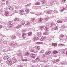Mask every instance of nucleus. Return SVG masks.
I'll use <instances>...</instances> for the list:
<instances>
[{
    "instance_id": "f257e3e1",
    "label": "nucleus",
    "mask_w": 67,
    "mask_h": 67,
    "mask_svg": "<svg viewBox=\"0 0 67 67\" xmlns=\"http://www.w3.org/2000/svg\"><path fill=\"white\" fill-rule=\"evenodd\" d=\"M28 35L29 36H31L32 35V32H28L27 34H22V38L23 39H25L26 38V37H25V36L26 35Z\"/></svg>"
},
{
    "instance_id": "f03ea898",
    "label": "nucleus",
    "mask_w": 67,
    "mask_h": 67,
    "mask_svg": "<svg viewBox=\"0 0 67 67\" xmlns=\"http://www.w3.org/2000/svg\"><path fill=\"white\" fill-rule=\"evenodd\" d=\"M18 52H19L17 51H16L14 52L13 53L14 54H17V56H19V57H22L23 55L22 54H21V53H20L18 55V54H17Z\"/></svg>"
},
{
    "instance_id": "7ed1b4c3",
    "label": "nucleus",
    "mask_w": 67,
    "mask_h": 67,
    "mask_svg": "<svg viewBox=\"0 0 67 67\" xmlns=\"http://www.w3.org/2000/svg\"><path fill=\"white\" fill-rule=\"evenodd\" d=\"M24 12V10H21L19 11V14L21 15H23L24 14V13H23Z\"/></svg>"
},
{
    "instance_id": "20e7f679",
    "label": "nucleus",
    "mask_w": 67,
    "mask_h": 67,
    "mask_svg": "<svg viewBox=\"0 0 67 67\" xmlns=\"http://www.w3.org/2000/svg\"><path fill=\"white\" fill-rule=\"evenodd\" d=\"M10 46H15V47H17L18 46H17V44L14 43H11L10 44Z\"/></svg>"
},
{
    "instance_id": "39448f33",
    "label": "nucleus",
    "mask_w": 67,
    "mask_h": 67,
    "mask_svg": "<svg viewBox=\"0 0 67 67\" xmlns=\"http://www.w3.org/2000/svg\"><path fill=\"white\" fill-rule=\"evenodd\" d=\"M4 15L5 16H8L9 15V12L7 11H5Z\"/></svg>"
},
{
    "instance_id": "423d86ee",
    "label": "nucleus",
    "mask_w": 67,
    "mask_h": 67,
    "mask_svg": "<svg viewBox=\"0 0 67 67\" xmlns=\"http://www.w3.org/2000/svg\"><path fill=\"white\" fill-rule=\"evenodd\" d=\"M37 35L38 37H40L42 35V32H38L37 34Z\"/></svg>"
},
{
    "instance_id": "0eeeda50",
    "label": "nucleus",
    "mask_w": 67,
    "mask_h": 67,
    "mask_svg": "<svg viewBox=\"0 0 67 67\" xmlns=\"http://www.w3.org/2000/svg\"><path fill=\"white\" fill-rule=\"evenodd\" d=\"M12 59H13V63H16V62H17V60H16V58L14 57Z\"/></svg>"
},
{
    "instance_id": "6e6552de",
    "label": "nucleus",
    "mask_w": 67,
    "mask_h": 67,
    "mask_svg": "<svg viewBox=\"0 0 67 67\" xmlns=\"http://www.w3.org/2000/svg\"><path fill=\"white\" fill-rule=\"evenodd\" d=\"M31 57L33 58H35L36 57L35 55L34 54H31Z\"/></svg>"
},
{
    "instance_id": "1a4fd4ad",
    "label": "nucleus",
    "mask_w": 67,
    "mask_h": 67,
    "mask_svg": "<svg viewBox=\"0 0 67 67\" xmlns=\"http://www.w3.org/2000/svg\"><path fill=\"white\" fill-rule=\"evenodd\" d=\"M44 30H46V31H48L49 30V26H46L44 29Z\"/></svg>"
},
{
    "instance_id": "9d476101",
    "label": "nucleus",
    "mask_w": 67,
    "mask_h": 67,
    "mask_svg": "<svg viewBox=\"0 0 67 67\" xmlns=\"http://www.w3.org/2000/svg\"><path fill=\"white\" fill-rule=\"evenodd\" d=\"M38 39H39V38L38 37H36L33 38V41H35H35H36L37 40H38Z\"/></svg>"
},
{
    "instance_id": "9b49d317",
    "label": "nucleus",
    "mask_w": 67,
    "mask_h": 67,
    "mask_svg": "<svg viewBox=\"0 0 67 67\" xmlns=\"http://www.w3.org/2000/svg\"><path fill=\"white\" fill-rule=\"evenodd\" d=\"M46 39V38L45 37V36H43L42 37L41 39H40L41 41H44Z\"/></svg>"
},
{
    "instance_id": "f8f14e48",
    "label": "nucleus",
    "mask_w": 67,
    "mask_h": 67,
    "mask_svg": "<svg viewBox=\"0 0 67 67\" xmlns=\"http://www.w3.org/2000/svg\"><path fill=\"white\" fill-rule=\"evenodd\" d=\"M9 57L7 56H5L4 57V60H8V59H9Z\"/></svg>"
},
{
    "instance_id": "ddd939ff",
    "label": "nucleus",
    "mask_w": 67,
    "mask_h": 67,
    "mask_svg": "<svg viewBox=\"0 0 67 67\" xmlns=\"http://www.w3.org/2000/svg\"><path fill=\"white\" fill-rule=\"evenodd\" d=\"M35 48H37V50H40V47L39 46H36L35 47Z\"/></svg>"
},
{
    "instance_id": "4468645a",
    "label": "nucleus",
    "mask_w": 67,
    "mask_h": 67,
    "mask_svg": "<svg viewBox=\"0 0 67 67\" xmlns=\"http://www.w3.org/2000/svg\"><path fill=\"white\" fill-rule=\"evenodd\" d=\"M51 53V51H46L45 54L46 55H49V54H50V53Z\"/></svg>"
},
{
    "instance_id": "2eb2a0df",
    "label": "nucleus",
    "mask_w": 67,
    "mask_h": 67,
    "mask_svg": "<svg viewBox=\"0 0 67 67\" xmlns=\"http://www.w3.org/2000/svg\"><path fill=\"white\" fill-rule=\"evenodd\" d=\"M36 62H40V57H37L36 59Z\"/></svg>"
},
{
    "instance_id": "dca6fc26",
    "label": "nucleus",
    "mask_w": 67,
    "mask_h": 67,
    "mask_svg": "<svg viewBox=\"0 0 67 67\" xmlns=\"http://www.w3.org/2000/svg\"><path fill=\"white\" fill-rule=\"evenodd\" d=\"M16 29H20L21 27V25H18V26L15 27Z\"/></svg>"
},
{
    "instance_id": "f3484780",
    "label": "nucleus",
    "mask_w": 67,
    "mask_h": 67,
    "mask_svg": "<svg viewBox=\"0 0 67 67\" xmlns=\"http://www.w3.org/2000/svg\"><path fill=\"white\" fill-rule=\"evenodd\" d=\"M12 48H13L8 47V49H7V51H10L12 50Z\"/></svg>"
},
{
    "instance_id": "a211bd4d",
    "label": "nucleus",
    "mask_w": 67,
    "mask_h": 67,
    "mask_svg": "<svg viewBox=\"0 0 67 67\" xmlns=\"http://www.w3.org/2000/svg\"><path fill=\"white\" fill-rule=\"evenodd\" d=\"M44 26H40L39 27V28H40V29L41 30H43V29H44Z\"/></svg>"
},
{
    "instance_id": "6ab92c4d",
    "label": "nucleus",
    "mask_w": 67,
    "mask_h": 67,
    "mask_svg": "<svg viewBox=\"0 0 67 67\" xmlns=\"http://www.w3.org/2000/svg\"><path fill=\"white\" fill-rule=\"evenodd\" d=\"M55 23H51V25H49V26H50V27H52V26H54V25H55Z\"/></svg>"
},
{
    "instance_id": "aec40b11",
    "label": "nucleus",
    "mask_w": 67,
    "mask_h": 67,
    "mask_svg": "<svg viewBox=\"0 0 67 67\" xmlns=\"http://www.w3.org/2000/svg\"><path fill=\"white\" fill-rule=\"evenodd\" d=\"M8 8L9 10H13V7H8Z\"/></svg>"
},
{
    "instance_id": "412c9836",
    "label": "nucleus",
    "mask_w": 67,
    "mask_h": 67,
    "mask_svg": "<svg viewBox=\"0 0 67 67\" xmlns=\"http://www.w3.org/2000/svg\"><path fill=\"white\" fill-rule=\"evenodd\" d=\"M42 21H43V19L41 18L40 19L39 21H38V22L39 23H40V22H42Z\"/></svg>"
},
{
    "instance_id": "4be33fe9",
    "label": "nucleus",
    "mask_w": 67,
    "mask_h": 67,
    "mask_svg": "<svg viewBox=\"0 0 67 67\" xmlns=\"http://www.w3.org/2000/svg\"><path fill=\"white\" fill-rule=\"evenodd\" d=\"M66 10V8L63 7V9L61 10V12H63V11H64V10Z\"/></svg>"
},
{
    "instance_id": "5701e85b",
    "label": "nucleus",
    "mask_w": 67,
    "mask_h": 67,
    "mask_svg": "<svg viewBox=\"0 0 67 67\" xmlns=\"http://www.w3.org/2000/svg\"><path fill=\"white\" fill-rule=\"evenodd\" d=\"M44 21H47L48 20V18H45L43 19Z\"/></svg>"
},
{
    "instance_id": "b1692460",
    "label": "nucleus",
    "mask_w": 67,
    "mask_h": 67,
    "mask_svg": "<svg viewBox=\"0 0 67 67\" xmlns=\"http://www.w3.org/2000/svg\"><path fill=\"white\" fill-rule=\"evenodd\" d=\"M21 23L22 25H24V24H25V21H21Z\"/></svg>"
},
{
    "instance_id": "393cba45",
    "label": "nucleus",
    "mask_w": 67,
    "mask_h": 67,
    "mask_svg": "<svg viewBox=\"0 0 67 67\" xmlns=\"http://www.w3.org/2000/svg\"><path fill=\"white\" fill-rule=\"evenodd\" d=\"M54 30H57V31L58 30V26H57L56 27H55L54 28Z\"/></svg>"
},
{
    "instance_id": "a878e982",
    "label": "nucleus",
    "mask_w": 67,
    "mask_h": 67,
    "mask_svg": "<svg viewBox=\"0 0 67 67\" xmlns=\"http://www.w3.org/2000/svg\"><path fill=\"white\" fill-rule=\"evenodd\" d=\"M11 37L13 39H15V38H16V36H15L13 35L11 36Z\"/></svg>"
},
{
    "instance_id": "bb28decb",
    "label": "nucleus",
    "mask_w": 67,
    "mask_h": 67,
    "mask_svg": "<svg viewBox=\"0 0 67 67\" xmlns=\"http://www.w3.org/2000/svg\"><path fill=\"white\" fill-rule=\"evenodd\" d=\"M35 5H40L41 3L39 2H37L35 3Z\"/></svg>"
},
{
    "instance_id": "cd10ccee",
    "label": "nucleus",
    "mask_w": 67,
    "mask_h": 67,
    "mask_svg": "<svg viewBox=\"0 0 67 67\" xmlns=\"http://www.w3.org/2000/svg\"><path fill=\"white\" fill-rule=\"evenodd\" d=\"M52 45L54 46H57V44L56 43H53L52 44Z\"/></svg>"
},
{
    "instance_id": "c85d7f7f",
    "label": "nucleus",
    "mask_w": 67,
    "mask_h": 67,
    "mask_svg": "<svg viewBox=\"0 0 67 67\" xmlns=\"http://www.w3.org/2000/svg\"><path fill=\"white\" fill-rule=\"evenodd\" d=\"M59 44V45H61L62 46H66V45L62 43Z\"/></svg>"
},
{
    "instance_id": "c756f323",
    "label": "nucleus",
    "mask_w": 67,
    "mask_h": 67,
    "mask_svg": "<svg viewBox=\"0 0 67 67\" xmlns=\"http://www.w3.org/2000/svg\"><path fill=\"white\" fill-rule=\"evenodd\" d=\"M54 14L53 13H52L51 14H50L51 16H50L49 17L50 18H53V17Z\"/></svg>"
},
{
    "instance_id": "7c9ffc66",
    "label": "nucleus",
    "mask_w": 67,
    "mask_h": 67,
    "mask_svg": "<svg viewBox=\"0 0 67 67\" xmlns=\"http://www.w3.org/2000/svg\"><path fill=\"white\" fill-rule=\"evenodd\" d=\"M13 26V25L12 24L8 26V27H10V28H11V27H12Z\"/></svg>"
},
{
    "instance_id": "2f4dec72",
    "label": "nucleus",
    "mask_w": 67,
    "mask_h": 67,
    "mask_svg": "<svg viewBox=\"0 0 67 67\" xmlns=\"http://www.w3.org/2000/svg\"><path fill=\"white\" fill-rule=\"evenodd\" d=\"M29 24H30V22L27 21L26 24V25H29Z\"/></svg>"
},
{
    "instance_id": "473e14b6",
    "label": "nucleus",
    "mask_w": 67,
    "mask_h": 67,
    "mask_svg": "<svg viewBox=\"0 0 67 67\" xmlns=\"http://www.w3.org/2000/svg\"><path fill=\"white\" fill-rule=\"evenodd\" d=\"M53 53L54 54H57V53H58V52L56 51H54Z\"/></svg>"
},
{
    "instance_id": "72a5a7b5",
    "label": "nucleus",
    "mask_w": 67,
    "mask_h": 67,
    "mask_svg": "<svg viewBox=\"0 0 67 67\" xmlns=\"http://www.w3.org/2000/svg\"><path fill=\"white\" fill-rule=\"evenodd\" d=\"M22 32H26V30L25 29H24L22 30Z\"/></svg>"
},
{
    "instance_id": "f704fd0d",
    "label": "nucleus",
    "mask_w": 67,
    "mask_h": 67,
    "mask_svg": "<svg viewBox=\"0 0 67 67\" xmlns=\"http://www.w3.org/2000/svg\"><path fill=\"white\" fill-rule=\"evenodd\" d=\"M58 22L59 23H63V21L60 20L58 21Z\"/></svg>"
},
{
    "instance_id": "c9c22d12",
    "label": "nucleus",
    "mask_w": 67,
    "mask_h": 67,
    "mask_svg": "<svg viewBox=\"0 0 67 67\" xmlns=\"http://www.w3.org/2000/svg\"><path fill=\"white\" fill-rule=\"evenodd\" d=\"M19 19L18 18H15L14 20V21H19Z\"/></svg>"
},
{
    "instance_id": "e433bc0d",
    "label": "nucleus",
    "mask_w": 67,
    "mask_h": 67,
    "mask_svg": "<svg viewBox=\"0 0 67 67\" xmlns=\"http://www.w3.org/2000/svg\"><path fill=\"white\" fill-rule=\"evenodd\" d=\"M29 9H26L25 10V11L26 13H29Z\"/></svg>"
},
{
    "instance_id": "4c0bfd02",
    "label": "nucleus",
    "mask_w": 67,
    "mask_h": 67,
    "mask_svg": "<svg viewBox=\"0 0 67 67\" xmlns=\"http://www.w3.org/2000/svg\"><path fill=\"white\" fill-rule=\"evenodd\" d=\"M30 53H28V52H27L25 54V55L26 56H29V55Z\"/></svg>"
},
{
    "instance_id": "58836bf2",
    "label": "nucleus",
    "mask_w": 67,
    "mask_h": 67,
    "mask_svg": "<svg viewBox=\"0 0 67 67\" xmlns=\"http://www.w3.org/2000/svg\"><path fill=\"white\" fill-rule=\"evenodd\" d=\"M22 61H25L26 62L27 61V60L26 59H22Z\"/></svg>"
},
{
    "instance_id": "ea45409f",
    "label": "nucleus",
    "mask_w": 67,
    "mask_h": 67,
    "mask_svg": "<svg viewBox=\"0 0 67 67\" xmlns=\"http://www.w3.org/2000/svg\"><path fill=\"white\" fill-rule=\"evenodd\" d=\"M13 12H14V13H18V11L15 10H13Z\"/></svg>"
},
{
    "instance_id": "a19ab883",
    "label": "nucleus",
    "mask_w": 67,
    "mask_h": 67,
    "mask_svg": "<svg viewBox=\"0 0 67 67\" xmlns=\"http://www.w3.org/2000/svg\"><path fill=\"white\" fill-rule=\"evenodd\" d=\"M12 62H10L8 63V64L9 65L11 66L12 65Z\"/></svg>"
},
{
    "instance_id": "79ce46f5",
    "label": "nucleus",
    "mask_w": 67,
    "mask_h": 67,
    "mask_svg": "<svg viewBox=\"0 0 67 67\" xmlns=\"http://www.w3.org/2000/svg\"><path fill=\"white\" fill-rule=\"evenodd\" d=\"M42 57L43 58H45L47 56L45 55H44L42 56Z\"/></svg>"
},
{
    "instance_id": "37998d69",
    "label": "nucleus",
    "mask_w": 67,
    "mask_h": 67,
    "mask_svg": "<svg viewBox=\"0 0 67 67\" xmlns=\"http://www.w3.org/2000/svg\"><path fill=\"white\" fill-rule=\"evenodd\" d=\"M7 62H8V63H10V62H12V61L11 59L8 60L7 61Z\"/></svg>"
},
{
    "instance_id": "c03bdc74",
    "label": "nucleus",
    "mask_w": 67,
    "mask_h": 67,
    "mask_svg": "<svg viewBox=\"0 0 67 67\" xmlns=\"http://www.w3.org/2000/svg\"><path fill=\"white\" fill-rule=\"evenodd\" d=\"M31 21H32V22H34L35 20V19L34 18H32L31 19Z\"/></svg>"
},
{
    "instance_id": "a18cd8bd",
    "label": "nucleus",
    "mask_w": 67,
    "mask_h": 67,
    "mask_svg": "<svg viewBox=\"0 0 67 67\" xmlns=\"http://www.w3.org/2000/svg\"><path fill=\"white\" fill-rule=\"evenodd\" d=\"M56 61V62L58 63V62H59L60 61V60L59 59H57V60H55Z\"/></svg>"
},
{
    "instance_id": "49530a36",
    "label": "nucleus",
    "mask_w": 67,
    "mask_h": 67,
    "mask_svg": "<svg viewBox=\"0 0 67 67\" xmlns=\"http://www.w3.org/2000/svg\"><path fill=\"white\" fill-rule=\"evenodd\" d=\"M32 63H36V61L35 60H33L32 61Z\"/></svg>"
},
{
    "instance_id": "de8ad7c7",
    "label": "nucleus",
    "mask_w": 67,
    "mask_h": 67,
    "mask_svg": "<svg viewBox=\"0 0 67 67\" xmlns=\"http://www.w3.org/2000/svg\"><path fill=\"white\" fill-rule=\"evenodd\" d=\"M34 53H37V51H36V50H34Z\"/></svg>"
},
{
    "instance_id": "09e8293b",
    "label": "nucleus",
    "mask_w": 67,
    "mask_h": 67,
    "mask_svg": "<svg viewBox=\"0 0 67 67\" xmlns=\"http://www.w3.org/2000/svg\"><path fill=\"white\" fill-rule=\"evenodd\" d=\"M36 15H42V13H41L40 14H36Z\"/></svg>"
},
{
    "instance_id": "8fccbe9b",
    "label": "nucleus",
    "mask_w": 67,
    "mask_h": 67,
    "mask_svg": "<svg viewBox=\"0 0 67 67\" xmlns=\"http://www.w3.org/2000/svg\"><path fill=\"white\" fill-rule=\"evenodd\" d=\"M41 43V42H38L36 43V44H40Z\"/></svg>"
},
{
    "instance_id": "3c124183",
    "label": "nucleus",
    "mask_w": 67,
    "mask_h": 67,
    "mask_svg": "<svg viewBox=\"0 0 67 67\" xmlns=\"http://www.w3.org/2000/svg\"><path fill=\"white\" fill-rule=\"evenodd\" d=\"M9 23V24H11V23H12V21H10Z\"/></svg>"
},
{
    "instance_id": "603ef678",
    "label": "nucleus",
    "mask_w": 67,
    "mask_h": 67,
    "mask_svg": "<svg viewBox=\"0 0 67 67\" xmlns=\"http://www.w3.org/2000/svg\"><path fill=\"white\" fill-rule=\"evenodd\" d=\"M17 35L18 36H19V35H21V34H20V33L19 32L17 33Z\"/></svg>"
},
{
    "instance_id": "864d4df0",
    "label": "nucleus",
    "mask_w": 67,
    "mask_h": 67,
    "mask_svg": "<svg viewBox=\"0 0 67 67\" xmlns=\"http://www.w3.org/2000/svg\"><path fill=\"white\" fill-rule=\"evenodd\" d=\"M41 53H43L44 52V51H43V50H41Z\"/></svg>"
},
{
    "instance_id": "5fc2aeb1",
    "label": "nucleus",
    "mask_w": 67,
    "mask_h": 67,
    "mask_svg": "<svg viewBox=\"0 0 67 67\" xmlns=\"http://www.w3.org/2000/svg\"><path fill=\"white\" fill-rule=\"evenodd\" d=\"M53 63H56V60H55V61H53Z\"/></svg>"
},
{
    "instance_id": "6e6d98bb",
    "label": "nucleus",
    "mask_w": 67,
    "mask_h": 67,
    "mask_svg": "<svg viewBox=\"0 0 67 67\" xmlns=\"http://www.w3.org/2000/svg\"><path fill=\"white\" fill-rule=\"evenodd\" d=\"M34 50L33 49H31V52H34Z\"/></svg>"
},
{
    "instance_id": "4d7b16f0",
    "label": "nucleus",
    "mask_w": 67,
    "mask_h": 67,
    "mask_svg": "<svg viewBox=\"0 0 67 67\" xmlns=\"http://www.w3.org/2000/svg\"><path fill=\"white\" fill-rule=\"evenodd\" d=\"M66 0H62V2H65L66 1Z\"/></svg>"
},
{
    "instance_id": "13d9d810",
    "label": "nucleus",
    "mask_w": 67,
    "mask_h": 67,
    "mask_svg": "<svg viewBox=\"0 0 67 67\" xmlns=\"http://www.w3.org/2000/svg\"><path fill=\"white\" fill-rule=\"evenodd\" d=\"M46 34V33H45L44 32V33H43V35H45Z\"/></svg>"
},
{
    "instance_id": "bf43d9fd",
    "label": "nucleus",
    "mask_w": 67,
    "mask_h": 67,
    "mask_svg": "<svg viewBox=\"0 0 67 67\" xmlns=\"http://www.w3.org/2000/svg\"><path fill=\"white\" fill-rule=\"evenodd\" d=\"M62 27L63 28H65V27L64 26H62Z\"/></svg>"
},
{
    "instance_id": "052dcab7",
    "label": "nucleus",
    "mask_w": 67,
    "mask_h": 67,
    "mask_svg": "<svg viewBox=\"0 0 67 67\" xmlns=\"http://www.w3.org/2000/svg\"><path fill=\"white\" fill-rule=\"evenodd\" d=\"M2 26L1 25H0V29H2Z\"/></svg>"
},
{
    "instance_id": "680f3d73",
    "label": "nucleus",
    "mask_w": 67,
    "mask_h": 67,
    "mask_svg": "<svg viewBox=\"0 0 67 67\" xmlns=\"http://www.w3.org/2000/svg\"><path fill=\"white\" fill-rule=\"evenodd\" d=\"M47 13H48V14L49 13H51V12L49 11H48L47 12Z\"/></svg>"
},
{
    "instance_id": "e2e57ef3",
    "label": "nucleus",
    "mask_w": 67,
    "mask_h": 67,
    "mask_svg": "<svg viewBox=\"0 0 67 67\" xmlns=\"http://www.w3.org/2000/svg\"><path fill=\"white\" fill-rule=\"evenodd\" d=\"M32 4V3H30L29 4V6H30V5H31Z\"/></svg>"
},
{
    "instance_id": "0e129e2a",
    "label": "nucleus",
    "mask_w": 67,
    "mask_h": 67,
    "mask_svg": "<svg viewBox=\"0 0 67 67\" xmlns=\"http://www.w3.org/2000/svg\"><path fill=\"white\" fill-rule=\"evenodd\" d=\"M27 7H29V6H30V5H29V4H27L26 5Z\"/></svg>"
},
{
    "instance_id": "69168bd1",
    "label": "nucleus",
    "mask_w": 67,
    "mask_h": 67,
    "mask_svg": "<svg viewBox=\"0 0 67 67\" xmlns=\"http://www.w3.org/2000/svg\"><path fill=\"white\" fill-rule=\"evenodd\" d=\"M18 67H21V66L20 65H19L18 66Z\"/></svg>"
},
{
    "instance_id": "338daca9",
    "label": "nucleus",
    "mask_w": 67,
    "mask_h": 67,
    "mask_svg": "<svg viewBox=\"0 0 67 67\" xmlns=\"http://www.w3.org/2000/svg\"><path fill=\"white\" fill-rule=\"evenodd\" d=\"M51 5H52L53 4V3H51Z\"/></svg>"
},
{
    "instance_id": "774afa93",
    "label": "nucleus",
    "mask_w": 67,
    "mask_h": 67,
    "mask_svg": "<svg viewBox=\"0 0 67 67\" xmlns=\"http://www.w3.org/2000/svg\"><path fill=\"white\" fill-rule=\"evenodd\" d=\"M66 55H67V51L66 52Z\"/></svg>"
}]
</instances>
